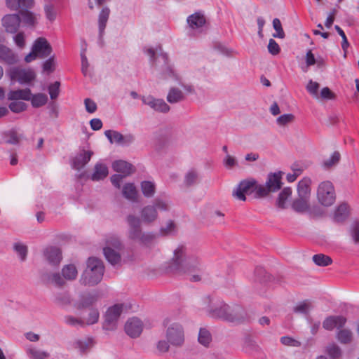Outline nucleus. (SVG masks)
I'll return each instance as SVG.
<instances>
[{"label": "nucleus", "instance_id": "obj_1", "mask_svg": "<svg viewBox=\"0 0 359 359\" xmlns=\"http://www.w3.org/2000/svg\"><path fill=\"white\" fill-rule=\"evenodd\" d=\"M166 271L177 275L189 274L202 269L201 253L198 250L178 245L172 257L167 262Z\"/></svg>", "mask_w": 359, "mask_h": 359}, {"label": "nucleus", "instance_id": "obj_2", "mask_svg": "<svg viewBox=\"0 0 359 359\" xmlns=\"http://www.w3.org/2000/svg\"><path fill=\"white\" fill-rule=\"evenodd\" d=\"M208 314L213 318L234 323L241 324L248 319V313L245 309L236 303L226 304L224 302H219L208 309Z\"/></svg>", "mask_w": 359, "mask_h": 359}, {"label": "nucleus", "instance_id": "obj_3", "mask_svg": "<svg viewBox=\"0 0 359 359\" xmlns=\"http://www.w3.org/2000/svg\"><path fill=\"white\" fill-rule=\"evenodd\" d=\"M312 180L309 177H303L297 186V196L291 203L292 209L297 213H307L311 211Z\"/></svg>", "mask_w": 359, "mask_h": 359}, {"label": "nucleus", "instance_id": "obj_4", "mask_svg": "<svg viewBox=\"0 0 359 359\" xmlns=\"http://www.w3.org/2000/svg\"><path fill=\"white\" fill-rule=\"evenodd\" d=\"M144 52L150 57L152 65L155 67H158V63L160 62V60H162L163 67L159 69L161 79H172L176 81L182 80V77L175 72L172 65L169 63L168 55L163 52L161 46H158L156 50L149 48L146 49Z\"/></svg>", "mask_w": 359, "mask_h": 359}, {"label": "nucleus", "instance_id": "obj_5", "mask_svg": "<svg viewBox=\"0 0 359 359\" xmlns=\"http://www.w3.org/2000/svg\"><path fill=\"white\" fill-rule=\"evenodd\" d=\"M104 267L102 262L95 257H89L87 267L83 272L79 282L83 285L94 286L102 279Z\"/></svg>", "mask_w": 359, "mask_h": 359}, {"label": "nucleus", "instance_id": "obj_6", "mask_svg": "<svg viewBox=\"0 0 359 359\" xmlns=\"http://www.w3.org/2000/svg\"><path fill=\"white\" fill-rule=\"evenodd\" d=\"M6 6L11 10H20L22 20L28 25H34L36 18L33 13L29 11L34 5V0H6Z\"/></svg>", "mask_w": 359, "mask_h": 359}, {"label": "nucleus", "instance_id": "obj_7", "mask_svg": "<svg viewBox=\"0 0 359 359\" xmlns=\"http://www.w3.org/2000/svg\"><path fill=\"white\" fill-rule=\"evenodd\" d=\"M259 184L253 178L243 180L240 182L236 188L233 189L232 196L241 201H246V194L250 195L255 193V198H262L258 193Z\"/></svg>", "mask_w": 359, "mask_h": 359}, {"label": "nucleus", "instance_id": "obj_8", "mask_svg": "<svg viewBox=\"0 0 359 359\" xmlns=\"http://www.w3.org/2000/svg\"><path fill=\"white\" fill-rule=\"evenodd\" d=\"M283 172H270L264 184H259L258 193L262 198L267 197L271 193L276 192L281 189L283 185Z\"/></svg>", "mask_w": 359, "mask_h": 359}, {"label": "nucleus", "instance_id": "obj_9", "mask_svg": "<svg viewBox=\"0 0 359 359\" xmlns=\"http://www.w3.org/2000/svg\"><path fill=\"white\" fill-rule=\"evenodd\" d=\"M52 51V47L47 39L39 37L34 41L32 51L26 55L25 60L26 62H30L36 57L46 58L51 55Z\"/></svg>", "mask_w": 359, "mask_h": 359}, {"label": "nucleus", "instance_id": "obj_10", "mask_svg": "<svg viewBox=\"0 0 359 359\" xmlns=\"http://www.w3.org/2000/svg\"><path fill=\"white\" fill-rule=\"evenodd\" d=\"M6 74L12 82H18L21 85L29 84L36 79V73L32 69L21 67H11Z\"/></svg>", "mask_w": 359, "mask_h": 359}, {"label": "nucleus", "instance_id": "obj_11", "mask_svg": "<svg viewBox=\"0 0 359 359\" xmlns=\"http://www.w3.org/2000/svg\"><path fill=\"white\" fill-rule=\"evenodd\" d=\"M317 199L323 206H331L335 201L336 195L333 184L330 181L321 182L317 188Z\"/></svg>", "mask_w": 359, "mask_h": 359}, {"label": "nucleus", "instance_id": "obj_12", "mask_svg": "<svg viewBox=\"0 0 359 359\" xmlns=\"http://www.w3.org/2000/svg\"><path fill=\"white\" fill-rule=\"evenodd\" d=\"M165 337L170 345L181 347L184 342V332L182 325L178 323L170 324L166 330Z\"/></svg>", "mask_w": 359, "mask_h": 359}, {"label": "nucleus", "instance_id": "obj_13", "mask_svg": "<svg viewBox=\"0 0 359 359\" xmlns=\"http://www.w3.org/2000/svg\"><path fill=\"white\" fill-rule=\"evenodd\" d=\"M123 304H115L109 307L104 315L103 329L114 330L116 329L118 318L123 311Z\"/></svg>", "mask_w": 359, "mask_h": 359}, {"label": "nucleus", "instance_id": "obj_14", "mask_svg": "<svg viewBox=\"0 0 359 359\" xmlns=\"http://www.w3.org/2000/svg\"><path fill=\"white\" fill-rule=\"evenodd\" d=\"M46 262L53 269H57L62 260V250L55 246H48L43 250Z\"/></svg>", "mask_w": 359, "mask_h": 359}, {"label": "nucleus", "instance_id": "obj_15", "mask_svg": "<svg viewBox=\"0 0 359 359\" xmlns=\"http://www.w3.org/2000/svg\"><path fill=\"white\" fill-rule=\"evenodd\" d=\"M100 298V294L97 291L81 293L79 299L74 304V307L77 310L87 309L93 306Z\"/></svg>", "mask_w": 359, "mask_h": 359}, {"label": "nucleus", "instance_id": "obj_16", "mask_svg": "<svg viewBox=\"0 0 359 359\" xmlns=\"http://www.w3.org/2000/svg\"><path fill=\"white\" fill-rule=\"evenodd\" d=\"M126 222L129 226L128 238L137 241L143 232L141 227V219L137 216L130 214L126 217Z\"/></svg>", "mask_w": 359, "mask_h": 359}, {"label": "nucleus", "instance_id": "obj_17", "mask_svg": "<svg viewBox=\"0 0 359 359\" xmlns=\"http://www.w3.org/2000/svg\"><path fill=\"white\" fill-rule=\"evenodd\" d=\"M142 100L144 104L149 106L154 110L161 112L167 113L170 111V106L163 100L156 99L152 96L142 97Z\"/></svg>", "mask_w": 359, "mask_h": 359}, {"label": "nucleus", "instance_id": "obj_18", "mask_svg": "<svg viewBox=\"0 0 359 359\" xmlns=\"http://www.w3.org/2000/svg\"><path fill=\"white\" fill-rule=\"evenodd\" d=\"M143 330V323L137 318H131L125 325V331L132 338H136L140 335Z\"/></svg>", "mask_w": 359, "mask_h": 359}, {"label": "nucleus", "instance_id": "obj_19", "mask_svg": "<svg viewBox=\"0 0 359 359\" xmlns=\"http://www.w3.org/2000/svg\"><path fill=\"white\" fill-rule=\"evenodd\" d=\"M21 19L18 14L6 15L2 18V25L8 33H15L18 30Z\"/></svg>", "mask_w": 359, "mask_h": 359}, {"label": "nucleus", "instance_id": "obj_20", "mask_svg": "<svg viewBox=\"0 0 359 359\" xmlns=\"http://www.w3.org/2000/svg\"><path fill=\"white\" fill-rule=\"evenodd\" d=\"M93 155L92 151H81L72 160L73 168L76 170H81L89 162Z\"/></svg>", "mask_w": 359, "mask_h": 359}, {"label": "nucleus", "instance_id": "obj_21", "mask_svg": "<svg viewBox=\"0 0 359 359\" xmlns=\"http://www.w3.org/2000/svg\"><path fill=\"white\" fill-rule=\"evenodd\" d=\"M346 323V318L342 316H330L325 319L323 327L327 330H332L335 327L339 329L344 327Z\"/></svg>", "mask_w": 359, "mask_h": 359}, {"label": "nucleus", "instance_id": "obj_22", "mask_svg": "<svg viewBox=\"0 0 359 359\" xmlns=\"http://www.w3.org/2000/svg\"><path fill=\"white\" fill-rule=\"evenodd\" d=\"M292 194V190L290 187L283 188L276 200V206L281 210L286 209L288 207L287 201L291 198Z\"/></svg>", "mask_w": 359, "mask_h": 359}, {"label": "nucleus", "instance_id": "obj_23", "mask_svg": "<svg viewBox=\"0 0 359 359\" xmlns=\"http://www.w3.org/2000/svg\"><path fill=\"white\" fill-rule=\"evenodd\" d=\"M32 91L29 88L10 90L7 95L8 100H26L31 99Z\"/></svg>", "mask_w": 359, "mask_h": 359}, {"label": "nucleus", "instance_id": "obj_24", "mask_svg": "<svg viewBox=\"0 0 359 359\" xmlns=\"http://www.w3.org/2000/svg\"><path fill=\"white\" fill-rule=\"evenodd\" d=\"M112 168L114 171L120 172L126 177L135 172L134 167L132 164L123 160L114 161L112 164Z\"/></svg>", "mask_w": 359, "mask_h": 359}, {"label": "nucleus", "instance_id": "obj_25", "mask_svg": "<svg viewBox=\"0 0 359 359\" xmlns=\"http://www.w3.org/2000/svg\"><path fill=\"white\" fill-rule=\"evenodd\" d=\"M0 60L8 65H13L18 62V58L11 49L0 45Z\"/></svg>", "mask_w": 359, "mask_h": 359}, {"label": "nucleus", "instance_id": "obj_26", "mask_svg": "<svg viewBox=\"0 0 359 359\" xmlns=\"http://www.w3.org/2000/svg\"><path fill=\"white\" fill-rule=\"evenodd\" d=\"M141 217L144 222H154L158 217V212L156 208L151 205L144 206L141 210Z\"/></svg>", "mask_w": 359, "mask_h": 359}, {"label": "nucleus", "instance_id": "obj_27", "mask_svg": "<svg viewBox=\"0 0 359 359\" xmlns=\"http://www.w3.org/2000/svg\"><path fill=\"white\" fill-rule=\"evenodd\" d=\"M187 21L189 26L193 29L202 27L206 22L204 15L199 12H196L189 15L187 18Z\"/></svg>", "mask_w": 359, "mask_h": 359}, {"label": "nucleus", "instance_id": "obj_28", "mask_svg": "<svg viewBox=\"0 0 359 359\" xmlns=\"http://www.w3.org/2000/svg\"><path fill=\"white\" fill-rule=\"evenodd\" d=\"M94 340L91 337H84L75 341L74 347L82 354L89 351L94 345Z\"/></svg>", "mask_w": 359, "mask_h": 359}, {"label": "nucleus", "instance_id": "obj_29", "mask_svg": "<svg viewBox=\"0 0 359 359\" xmlns=\"http://www.w3.org/2000/svg\"><path fill=\"white\" fill-rule=\"evenodd\" d=\"M110 15V9L108 7H104L100 11L98 17L99 37L102 40L104 29Z\"/></svg>", "mask_w": 359, "mask_h": 359}, {"label": "nucleus", "instance_id": "obj_30", "mask_svg": "<svg viewBox=\"0 0 359 359\" xmlns=\"http://www.w3.org/2000/svg\"><path fill=\"white\" fill-rule=\"evenodd\" d=\"M186 98L184 93L177 87H171L166 97L167 101L170 104H176L184 100Z\"/></svg>", "mask_w": 359, "mask_h": 359}, {"label": "nucleus", "instance_id": "obj_31", "mask_svg": "<svg viewBox=\"0 0 359 359\" xmlns=\"http://www.w3.org/2000/svg\"><path fill=\"white\" fill-rule=\"evenodd\" d=\"M106 259L113 266L121 263V257L118 252L110 246H107L103 249Z\"/></svg>", "mask_w": 359, "mask_h": 359}, {"label": "nucleus", "instance_id": "obj_32", "mask_svg": "<svg viewBox=\"0 0 359 359\" xmlns=\"http://www.w3.org/2000/svg\"><path fill=\"white\" fill-rule=\"evenodd\" d=\"M108 175V168L106 165L97 163L95 165L94 172L91 176L93 181H99L103 180Z\"/></svg>", "mask_w": 359, "mask_h": 359}, {"label": "nucleus", "instance_id": "obj_33", "mask_svg": "<svg viewBox=\"0 0 359 359\" xmlns=\"http://www.w3.org/2000/svg\"><path fill=\"white\" fill-rule=\"evenodd\" d=\"M62 275L66 280H74L78 275L77 269L74 264H67L62 269Z\"/></svg>", "mask_w": 359, "mask_h": 359}, {"label": "nucleus", "instance_id": "obj_34", "mask_svg": "<svg viewBox=\"0 0 359 359\" xmlns=\"http://www.w3.org/2000/svg\"><path fill=\"white\" fill-rule=\"evenodd\" d=\"M123 196L129 201L137 200V191L135 185L132 183L126 184L122 190Z\"/></svg>", "mask_w": 359, "mask_h": 359}, {"label": "nucleus", "instance_id": "obj_35", "mask_svg": "<svg viewBox=\"0 0 359 359\" xmlns=\"http://www.w3.org/2000/svg\"><path fill=\"white\" fill-rule=\"evenodd\" d=\"M348 215V207L346 203H342L338 206L337 208L334 219L337 222H344Z\"/></svg>", "mask_w": 359, "mask_h": 359}, {"label": "nucleus", "instance_id": "obj_36", "mask_svg": "<svg viewBox=\"0 0 359 359\" xmlns=\"http://www.w3.org/2000/svg\"><path fill=\"white\" fill-rule=\"evenodd\" d=\"M26 353L30 359H47L50 357L48 352L37 349L32 346L27 348Z\"/></svg>", "mask_w": 359, "mask_h": 359}, {"label": "nucleus", "instance_id": "obj_37", "mask_svg": "<svg viewBox=\"0 0 359 359\" xmlns=\"http://www.w3.org/2000/svg\"><path fill=\"white\" fill-rule=\"evenodd\" d=\"M31 101L32 105L34 108H39L43 105H45L48 100V96L44 93H36L31 95Z\"/></svg>", "mask_w": 359, "mask_h": 359}, {"label": "nucleus", "instance_id": "obj_38", "mask_svg": "<svg viewBox=\"0 0 359 359\" xmlns=\"http://www.w3.org/2000/svg\"><path fill=\"white\" fill-rule=\"evenodd\" d=\"M141 190L147 198H151L156 192L155 184L150 181H143L141 183Z\"/></svg>", "mask_w": 359, "mask_h": 359}, {"label": "nucleus", "instance_id": "obj_39", "mask_svg": "<svg viewBox=\"0 0 359 359\" xmlns=\"http://www.w3.org/2000/svg\"><path fill=\"white\" fill-rule=\"evenodd\" d=\"M100 318V313L97 309L91 307L89 309L88 316L83 318L85 321V325H90L95 324L98 322Z\"/></svg>", "mask_w": 359, "mask_h": 359}, {"label": "nucleus", "instance_id": "obj_40", "mask_svg": "<svg viewBox=\"0 0 359 359\" xmlns=\"http://www.w3.org/2000/svg\"><path fill=\"white\" fill-rule=\"evenodd\" d=\"M337 337L339 341L344 344H350L353 340V333L348 329L339 330Z\"/></svg>", "mask_w": 359, "mask_h": 359}, {"label": "nucleus", "instance_id": "obj_41", "mask_svg": "<svg viewBox=\"0 0 359 359\" xmlns=\"http://www.w3.org/2000/svg\"><path fill=\"white\" fill-rule=\"evenodd\" d=\"M55 302L60 306H68L72 302L71 296L67 292H59L55 295Z\"/></svg>", "mask_w": 359, "mask_h": 359}, {"label": "nucleus", "instance_id": "obj_42", "mask_svg": "<svg viewBox=\"0 0 359 359\" xmlns=\"http://www.w3.org/2000/svg\"><path fill=\"white\" fill-rule=\"evenodd\" d=\"M313 262L320 266H326L332 264V260L330 257L324 254H317L313 256Z\"/></svg>", "mask_w": 359, "mask_h": 359}, {"label": "nucleus", "instance_id": "obj_43", "mask_svg": "<svg viewBox=\"0 0 359 359\" xmlns=\"http://www.w3.org/2000/svg\"><path fill=\"white\" fill-rule=\"evenodd\" d=\"M20 137L15 130H9L4 134V142L8 144H18Z\"/></svg>", "mask_w": 359, "mask_h": 359}, {"label": "nucleus", "instance_id": "obj_44", "mask_svg": "<svg viewBox=\"0 0 359 359\" xmlns=\"http://www.w3.org/2000/svg\"><path fill=\"white\" fill-rule=\"evenodd\" d=\"M13 250L22 262L26 260L28 253V248L27 245L22 243H15L13 245Z\"/></svg>", "mask_w": 359, "mask_h": 359}, {"label": "nucleus", "instance_id": "obj_45", "mask_svg": "<svg viewBox=\"0 0 359 359\" xmlns=\"http://www.w3.org/2000/svg\"><path fill=\"white\" fill-rule=\"evenodd\" d=\"M198 342L207 347L212 341V337L210 332L205 328H201L198 333Z\"/></svg>", "mask_w": 359, "mask_h": 359}, {"label": "nucleus", "instance_id": "obj_46", "mask_svg": "<svg viewBox=\"0 0 359 359\" xmlns=\"http://www.w3.org/2000/svg\"><path fill=\"white\" fill-rule=\"evenodd\" d=\"M198 174L195 170H190L184 176V184L189 187L196 184L198 182Z\"/></svg>", "mask_w": 359, "mask_h": 359}, {"label": "nucleus", "instance_id": "obj_47", "mask_svg": "<svg viewBox=\"0 0 359 359\" xmlns=\"http://www.w3.org/2000/svg\"><path fill=\"white\" fill-rule=\"evenodd\" d=\"M104 135L111 143L116 142L121 144L123 141V135L119 132L109 130L104 132Z\"/></svg>", "mask_w": 359, "mask_h": 359}, {"label": "nucleus", "instance_id": "obj_48", "mask_svg": "<svg viewBox=\"0 0 359 359\" xmlns=\"http://www.w3.org/2000/svg\"><path fill=\"white\" fill-rule=\"evenodd\" d=\"M341 155L339 151H334L329 159L323 161V166L326 168H330L331 167L336 165L340 160Z\"/></svg>", "mask_w": 359, "mask_h": 359}, {"label": "nucleus", "instance_id": "obj_49", "mask_svg": "<svg viewBox=\"0 0 359 359\" xmlns=\"http://www.w3.org/2000/svg\"><path fill=\"white\" fill-rule=\"evenodd\" d=\"M255 276L256 280L259 282H266L270 280L271 276L262 267H256L255 270Z\"/></svg>", "mask_w": 359, "mask_h": 359}, {"label": "nucleus", "instance_id": "obj_50", "mask_svg": "<svg viewBox=\"0 0 359 359\" xmlns=\"http://www.w3.org/2000/svg\"><path fill=\"white\" fill-rule=\"evenodd\" d=\"M311 308H312L311 303L308 300H305V301L298 304L294 308V311L295 313L307 314L309 312V311L311 309Z\"/></svg>", "mask_w": 359, "mask_h": 359}, {"label": "nucleus", "instance_id": "obj_51", "mask_svg": "<svg viewBox=\"0 0 359 359\" xmlns=\"http://www.w3.org/2000/svg\"><path fill=\"white\" fill-rule=\"evenodd\" d=\"M13 102H11L8 105L9 109L13 112L20 113L27 109V105L26 103L21 102V101H17V100H13Z\"/></svg>", "mask_w": 359, "mask_h": 359}, {"label": "nucleus", "instance_id": "obj_52", "mask_svg": "<svg viewBox=\"0 0 359 359\" xmlns=\"http://www.w3.org/2000/svg\"><path fill=\"white\" fill-rule=\"evenodd\" d=\"M154 206L156 209H158L161 211H169L170 208V203L168 200L156 198L154 201Z\"/></svg>", "mask_w": 359, "mask_h": 359}, {"label": "nucleus", "instance_id": "obj_53", "mask_svg": "<svg viewBox=\"0 0 359 359\" xmlns=\"http://www.w3.org/2000/svg\"><path fill=\"white\" fill-rule=\"evenodd\" d=\"M273 27L276 32V33L273 34V36L275 38L284 39L285 34L282 27L281 22L278 18L273 19Z\"/></svg>", "mask_w": 359, "mask_h": 359}, {"label": "nucleus", "instance_id": "obj_54", "mask_svg": "<svg viewBox=\"0 0 359 359\" xmlns=\"http://www.w3.org/2000/svg\"><path fill=\"white\" fill-rule=\"evenodd\" d=\"M320 84L318 82L310 80L306 87L307 91L316 99H319L318 90Z\"/></svg>", "mask_w": 359, "mask_h": 359}, {"label": "nucleus", "instance_id": "obj_55", "mask_svg": "<svg viewBox=\"0 0 359 359\" xmlns=\"http://www.w3.org/2000/svg\"><path fill=\"white\" fill-rule=\"evenodd\" d=\"M350 234L355 243H359V221L355 220L350 226Z\"/></svg>", "mask_w": 359, "mask_h": 359}, {"label": "nucleus", "instance_id": "obj_56", "mask_svg": "<svg viewBox=\"0 0 359 359\" xmlns=\"http://www.w3.org/2000/svg\"><path fill=\"white\" fill-rule=\"evenodd\" d=\"M156 238V235L150 232H142L137 241L144 245L151 244Z\"/></svg>", "mask_w": 359, "mask_h": 359}, {"label": "nucleus", "instance_id": "obj_57", "mask_svg": "<svg viewBox=\"0 0 359 359\" xmlns=\"http://www.w3.org/2000/svg\"><path fill=\"white\" fill-rule=\"evenodd\" d=\"M65 323L69 325H79L81 327L85 326V321L82 318H76L73 316L67 315L64 317Z\"/></svg>", "mask_w": 359, "mask_h": 359}, {"label": "nucleus", "instance_id": "obj_58", "mask_svg": "<svg viewBox=\"0 0 359 359\" xmlns=\"http://www.w3.org/2000/svg\"><path fill=\"white\" fill-rule=\"evenodd\" d=\"M51 283L57 287H63L65 285V279L59 273H53L49 275Z\"/></svg>", "mask_w": 359, "mask_h": 359}, {"label": "nucleus", "instance_id": "obj_59", "mask_svg": "<svg viewBox=\"0 0 359 359\" xmlns=\"http://www.w3.org/2000/svg\"><path fill=\"white\" fill-rule=\"evenodd\" d=\"M327 352L334 359L339 358L341 355V348L334 344L327 346Z\"/></svg>", "mask_w": 359, "mask_h": 359}, {"label": "nucleus", "instance_id": "obj_60", "mask_svg": "<svg viewBox=\"0 0 359 359\" xmlns=\"http://www.w3.org/2000/svg\"><path fill=\"white\" fill-rule=\"evenodd\" d=\"M60 83L59 81H55L48 86V93L51 100L57 98L60 94Z\"/></svg>", "mask_w": 359, "mask_h": 359}, {"label": "nucleus", "instance_id": "obj_61", "mask_svg": "<svg viewBox=\"0 0 359 359\" xmlns=\"http://www.w3.org/2000/svg\"><path fill=\"white\" fill-rule=\"evenodd\" d=\"M44 11L46 16V18L50 21L55 20L56 18V11L53 5L52 4H46L44 6Z\"/></svg>", "mask_w": 359, "mask_h": 359}, {"label": "nucleus", "instance_id": "obj_62", "mask_svg": "<svg viewBox=\"0 0 359 359\" xmlns=\"http://www.w3.org/2000/svg\"><path fill=\"white\" fill-rule=\"evenodd\" d=\"M294 120V116L292 114H285L280 116L276 121L280 126H285L290 123L293 122Z\"/></svg>", "mask_w": 359, "mask_h": 359}, {"label": "nucleus", "instance_id": "obj_63", "mask_svg": "<svg viewBox=\"0 0 359 359\" xmlns=\"http://www.w3.org/2000/svg\"><path fill=\"white\" fill-rule=\"evenodd\" d=\"M267 48L269 52L273 55H276L280 52L279 45L273 39H269Z\"/></svg>", "mask_w": 359, "mask_h": 359}, {"label": "nucleus", "instance_id": "obj_64", "mask_svg": "<svg viewBox=\"0 0 359 359\" xmlns=\"http://www.w3.org/2000/svg\"><path fill=\"white\" fill-rule=\"evenodd\" d=\"M280 342L288 346H292V347H299L301 346V343L290 337H282L280 338Z\"/></svg>", "mask_w": 359, "mask_h": 359}]
</instances>
